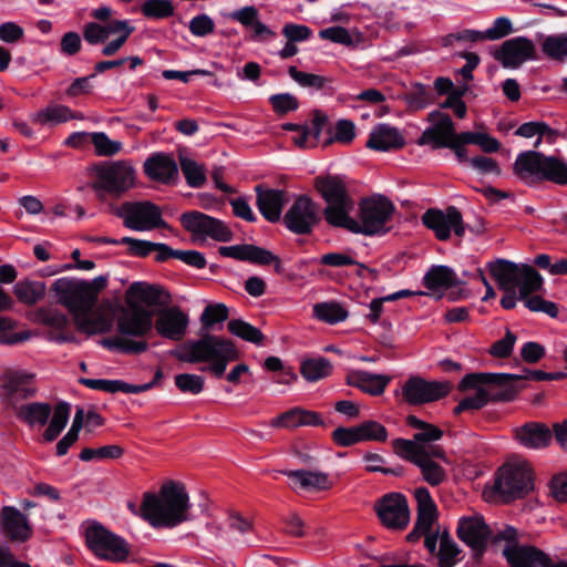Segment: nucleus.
Masks as SVG:
<instances>
[{
  "label": "nucleus",
  "mask_w": 567,
  "mask_h": 567,
  "mask_svg": "<svg viewBox=\"0 0 567 567\" xmlns=\"http://www.w3.org/2000/svg\"><path fill=\"white\" fill-rule=\"evenodd\" d=\"M284 474L289 477L293 489L324 491L332 486L328 474L320 471L297 470L285 471Z\"/></svg>",
  "instance_id": "33"
},
{
  "label": "nucleus",
  "mask_w": 567,
  "mask_h": 567,
  "mask_svg": "<svg viewBox=\"0 0 567 567\" xmlns=\"http://www.w3.org/2000/svg\"><path fill=\"white\" fill-rule=\"evenodd\" d=\"M164 291L155 285L146 282L132 284L125 293L127 307L143 308V306H156L162 301Z\"/></svg>",
  "instance_id": "35"
},
{
  "label": "nucleus",
  "mask_w": 567,
  "mask_h": 567,
  "mask_svg": "<svg viewBox=\"0 0 567 567\" xmlns=\"http://www.w3.org/2000/svg\"><path fill=\"white\" fill-rule=\"evenodd\" d=\"M179 165L188 186L199 188L206 183L207 172L203 164L190 158L188 155L181 154Z\"/></svg>",
  "instance_id": "43"
},
{
  "label": "nucleus",
  "mask_w": 567,
  "mask_h": 567,
  "mask_svg": "<svg viewBox=\"0 0 567 567\" xmlns=\"http://www.w3.org/2000/svg\"><path fill=\"white\" fill-rule=\"evenodd\" d=\"M189 497L185 487L176 482L162 485L157 494H145L141 512L154 527H175L189 517Z\"/></svg>",
  "instance_id": "3"
},
{
  "label": "nucleus",
  "mask_w": 567,
  "mask_h": 567,
  "mask_svg": "<svg viewBox=\"0 0 567 567\" xmlns=\"http://www.w3.org/2000/svg\"><path fill=\"white\" fill-rule=\"evenodd\" d=\"M319 424H322V420L318 413L301 408H292L269 421V426L278 430H295L299 426Z\"/></svg>",
  "instance_id": "31"
},
{
  "label": "nucleus",
  "mask_w": 567,
  "mask_h": 567,
  "mask_svg": "<svg viewBox=\"0 0 567 567\" xmlns=\"http://www.w3.org/2000/svg\"><path fill=\"white\" fill-rule=\"evenodd\" d=\"M514 435L522 446L532 450L547 447L553 439L551 430L539 422H529L516 427Z\"/></svg>",
  "instance_id": "29"
},
{
  "label": "nucleus",
  "mask_w": 567,
  "mask_h": 567,
  "mask_svg": "<svg viewBox=\"0 0 567 567\" xmlns=\"http://www.w3.org/2000/svg\"><path fill=\"white\" fill-rule=\"evenodd\" d=\"M394 210L392 202L382 195L365 197L359 203L358 218L349 214L342 228L365 236L383 235L390 229L388 224Z\"/></svg>",
  "instance_id": "9"
},
{
  "label": "nucleus",
  "mask_w": 567,
  "mask_h": 567,
  "mask_svg": "<svg viewBox=\"0 0 567 567\" xmlns=\"http://www.w3.org/2000/svg\"><path fill=\"white\" fill-rule=\"evenodd\" d=\"M361 442L378 441L384 442L388 439L386 429L377 421H367L359 424Z\"/></svg>",
  "instance_id": "59"
},
{
  "label": "nucleus",
  "mask_w": 567,
  "mask_h": 567,
  "mask_svg": "<svg viewBox=\"0 0 567 567\" xmlns=\"http://www.w3.org/2000/svg\"><path fill=\"white\" fill-rule=\"evenodd\" d=\"M406 101L410 107L414 110H421L432 103L433 95L429 86L421 83H415L412 85L410 92L408 93Z\"/></svg>",
  "instance_id": "57"
},
{
  "label": "nucleus",
  "mask_w": 567,
  "mask_h": 567,
  "mask_svg": "<svg viewBox=\"0 0 567 567\" xmlns=\"http://www.w3.org/2000/svg\"><path fill=\"white\" fill-rule=\"evenodd\" d=\"M152 328V316L143 308L127 307L122 309L117 318V330L120 336L103 340V346L110 349H117L124 353H142L147 349L144 340H132L127 338L144 337Z\"/></svg>",
  "instance_id": "10"
},
{
  "label": "nucleus",
  "mask_w": 567,
  "mask_h": 567,
  "mask_svg": "<svg viewBox=\"0 0 567 567\" xmlns=\"http://www.w3.org/2000/svg\"><path fill=\"white\" fill-rule=\"evenodd\" d=\"M516 340V336L511 330H506L505 337L493 343L489 353L495 358H507L512 354Z\"/></svg>",
  "instance_id": "64"
},
{
  "label": "nucleus",
  "mask_w": 567,
  "mask_h": 567,
  "mask_svg": "<svg viewBox=\"0 0 567 567\" xmlns=\"http://www.w3.org/2000/svg\"><path fill=\"white\" fill-rule=\"evenodd\" d=\"M133 31L134 27L126 20H112L104 24L89 22L83 28V38L87 43L95 45L104 43L113 35L114 39L102 49L103 55L112 56L125 44Z\"/></svg>",
  "instance_id": "14"
},
{
  "label": "nucleus",
  "mask_w": 567,
  "mask_h": 567,
  "mask_svg": "<svg viewBox=\"0 0 567 567\" xmlns=\"http://www.w3.org/2000/svg\"><path fill=\"white\" fill-rule=\"evenodd\" d=\"M141 11L146 18L161 20L173 16L174 6L171 0H146Z\"/></svg>",
  "instance_id": "55"
},
{
  "label": "nucleus",
  "mask_w": 567,
  "mask_h": 567,
  "mask_svg": "<svg viewBox=\"0 0 567 567\" xmlns=\"http://www.w3.org/2000/svg\"><path fill=\"white\" fill-rule=\"evenodd\" d=\"M406 424L419 430V432L413 435V440H409L410 442L425 445V443L439 441L443 436L442 430L431 423L417 419L415 415H409L406 417Z\"/></svg>",
  "instance_id": "45"
},
{
  "label": "nucleus",
  "mask_w": 567,
  "mask_h": 567,
  "mask_svg": "<svg viewBox=\"0 0 567 567\" xmlns=\"http://www.w3.org/2000/svg\"><path fill=\"white\" fill-rule=\"evenodd\" d=\"M514 378L506 373H471L460 382V390H475L473 395L463 399L454 409V414L485 406L489 399L497 401L511 400L514 395L512 388H505L508 380Z\"/></svg>",
  "instance_id": "6"
},
{
  "label": "nucleus",
  "mask_w": 567,
  "mask_h": 567,
  "mask_svg": "<svg viewBox=\"0 0 567 567\" xmlns=\"http://www.w3.org/2000/svg\"><path fill=\"white\" fill-rule=\"evenodd\" d=\"M332 372V364L326 358H310L303 360L300 367L301 375L309 382H317Z\"/></svg>",
  "instance_id": "46"
},
{
  "label": "nucleus",
  "mask_w": 567,
  "mask_h": 567,
  "mask_svg": "<svg viewBox=\"0 0 567 567\" xmlns=\"http://www.w3.org/2000/svg\"><path fill=\"white\" fill-rule=\"evenodd\" d=\"M326 117L317 115L311 125H302L291 137L293 144L299 148H312L318 145Z\"/></svg>",
  "instance_id": "40"
},
{
  "label": "nucleus",
  "mask_w": 567,
  "mask_h": 567,
  "mask_svg": "<svg viewBox=\"0 0 567 567\" xmlns=\"http://www.w3.org/2000/svg\"><path fill=\"white\" fill-rule=\"evenodd\" d=\"M83 120L82 114L74 113L65 105H49L31 115V121L39 125H55L68 122L70 120Z\"/></svg>",
  "instance_id": "38"
},
{
  "label": "nucleus",
  "mask_w": 567,
  "mask_h": 567,
  "mask_svg": "<svg viewBox=\"0 0 567 567\" xmlns=\"http://www.w3.org/2000/svg\"><path fill=\"white\" fill-rule=\"evenodd\" d=\"M457 535L476 555H481L492 538V529L482 515L472 514L458 519Z\"/></svg>",
  "instance_id": "22"
},
{
  "label": "nucleus",
  "mask_w": 567,
  "mask_h": 567,
  "mask_svg": "<svg viewBox=\"0 0 567 567\" xmlns=\"http://www.w3.org/2000/svg\"><path fill=\"white\" fill-rule=\"evenodd\" d=\"M91 143L94 146L95 154L101 157L114 156L123 150L122 142L111 140L104 132L92 133Z\"/></svg>",
  "instance_id": "51"
},
{
  "label": "nucleus",
  "mask_w": 567,
  "mask_h": 567,
  "mask_svg": "<svg viewBox=\"0 0 567 567\" xmlns=\"http://www.w3.org/2000/svg\"><path fill=\"white\" fill-rule=\"evenodd\" d=\"M86 543L95 556L109 561H124L130 554L128 544L101 525H92L86 529Z\"/></svg>",
  "instance_id": "16"
},
{
  "label": "nucleus",
  "mask_w": 567,
  "mask_h": 567,
  "mask_svg": "<svg viewBox=\"0 0 567 567\" xmlns=\"http://www.w3.org/2000/svg\"><path fill=\"white\" fill-rule=\"evenodd\" d=\"M542 51L550 59L564 61L567 59V33L548 35L542 43Z\"/></svg>",
  "instance_id": "49"
},
{
  "label": "nucleus",
  "mask_w": 567,
  "mask_h": 567,
  "mask_svg": "<svg viewBox=\"0 0 567 567\" xmlns=\"http://www.w3.org/2000/svg\"><path fill=\"white\" fill-rule=\"evenodd\" d=\"M416 501L417 517L414 528L408 534L409 542H416L421 536L425 537L424 545L429 551L433 553L436 543L440 539L439 530L433 533V526L437 519V507L425 487H417L414 491Z\"/></svg>",
  "instance_id": "13"
},
{
  "label": "nucleus",
  "mask_w": 567,
  "mask_h": 567,
  "mask_svg": "<svg viewBox=\"0 0 567 567\" xmlns=\"http://www.w3.org/2000/svg\"><path fill=\"white\" fill-rule=\"evenodd\" d=\"M319 37L322 40H328L333 43L342 44L346 47L355 48L363 43V34L357 29L349 31L343 27H330L319 31Z\"/></svg>",
  "instance_id": "42"
},
{
  "label": "nucleus",
  "mask_w": 567,
  "mask_h": 567,
  "mask_svg": "<svg viewBox=\"0 0 567 567\" xmlns=\"http://www.w3.org/2000/svg\"><path fill=\"white\" fill-rule=\"evenodd\" d=\"M395 452L420 468L422 478L432 487L447 478L444 464H449L445 451L440 445H422L405 439L393 441Z\"/></svg>",
  "instance_id": "7"
},
{
  "label": "nucleus",
  "mask_w": 567,
  "mask_h": 567,
  "mask_svg": "<svg viewBox=\"0 0 567 567\" xmlns=\"http://www.w3.org/2000/svg\"><path fill=\"white\" fill-rule=\"evenodd\" d=\"M33 378V374L24 372L7 374L2 388L8 403L16 405L19 401L32 396L35 393Z\"/></svg>",
  "instance_id": "30"
},
{
  "label": "nucleus",
  "mask_w": 567,
  "mask_h": 567,
  "mask_svg": "<svg viewBox=\"0 0 567 567\" xmlns=\"http://www.w3.org/2000/svg\"><path fill=\"white\" fill-rule=\"evenodd\" d=\"M467 87H458L457 91H453L446 100L441 104L442 109H451L453 110L455 116L460 118H464L467 112L466 104L462 100L463 95L465 94Z\"/></svg>",
  "instance_id": "61"
},
{
  "label": "nucleus",
  "mask_w": 567,
  "mask_h": 567,
  "mask_svg": "<svg viewBox=\"0 0 567 567\" xmlns=\"http://www.w3.org/2000/svg\"><path fill=\"white\" fill-rule=\"evenodd\" d=\"M70 410V404L65 402L55 405L49 426L43 433L47 442H52L60 435L69 421Z\"/></svg>",
  "instance_id": "47"
},
{
  "label": "nucleus",
  "mask_w": 567,
  "mask_h": 567,
  "mask_svg": "<svg viewBox=\"0 0 567 567\" xmlns=\"http://www.w3.org/2000/svg\"><path fill=\"white\" fill-rule=\"evenodd\" d=\"M47 286L43 281L23 279L13 287L17 299L24 305H34L45 296Z\"/></svg>",
  "instance_id": "41"
},
{
  "label": "nucleus",
  "mask_w": 567,
  "mask_h": 567,
  "mask_svg": "<svg viewBox=\"0 0 567 567\" xmlns=\"http://www.w3.org/2000/svg\"><path fill=\"white\" fill-rule=\"evenodd\" d=\"M173 354L182 362L209 363L208 370L217 378L225 373L229 362L238 358V351L230 340L212 334L184 342Z\"/></svg>",
  "instance_id": "5"
},
{
  "label": "nucleus",
  "mask_w": 567,
  "mask_h": 567,
  "mask_svg": "<svg viewBox=\"0 0 567 567\" xmlns=\"http://www.w3.org/2000/svg\"><path fill=\"white\" fill-rule=\"evenodd\" d=\"M107 278L99 276L92 280L62 277L51 285L50 291L58 303L65 307L80 332L101 334L109 332L114 323V305L105 300L96 307L100 292L106 287Z\"/></svg>",
  "instance_id": "1"
},
{
  "label": "nucleus",
  "mask_w": 567,
  "mask_h": 567,
  "mask_svg": "<svg viewBox=\"0 0 567 567\" xmlns=\"http://www.w3.org/2000/svg\"><path fill=\"white\" fill-rule=\"evenodd\" d=\"M188 324V316L181 308L174 306L158 311L155 330L163 338L179 341L186 334Z\"/></svg>",
  "instance_id": "26"
},
{
  "label": "nucleus",
  "mask_w": 567,
  "mask_h": 567,
  "mask_svg": "<svg viewBox=\"0 0 567 567\" xmlns=\"http://www.w3.org/2000/svg\"><path fill=\"white\" fill-rule=\"evenodd\" d=\"M404 144V136L399 128L381 123L371 130L365 146L378 152H390L403 147Z\"/></svg>",
  "instance_id": "28"
},
{
  "label": "nucleus",
  "mask_w": 567,
  "mask_h": 567,
  "mask_svg": "<svg viewBox=\"0 0 567 567\" xmlns=\"http://www.w3.org/2000/svg\"><path fill=\"white\" fill-rule=\"evenodd\" d=\"M219 254L224 257L250 261L259 265L275 264L276 271L278 274L281 272V262L279 258L271 251L254 245L223 246L219 248Z\"/></svg>",
  "instance_id": "27"
},
{
  "label": "nucleus",
  "mask_w": 567,
  "mask_h": 567,
  "mask_svg": "<svg viewBox=\"0 0 567 567\" xmlns=\"http://www.w3.org/2000/svg\"><path fill=\"white\" fill-rule=\"evenodd\" d=\"M126 228L135 231H150L167 227L162 210L151 202H125L117 209Z\"/></svg>",
  "instance_id": "15"
},
{
  "label": "nucleus",
  "mask_w": 567,
  "mask_h": 567,
  "mask_svg": "<svg viewBox=\"0 0 567 567\" xmlns=\"http://www.w3.org/2000/svg\"><path fill=\"white\" fill-rule=\"evenodd\" d=\"M432 123L419 138V145H431L433 148L446 147L453 141L454 124L447 114L439 111L429 114Z\"/></svg>",
  "instance_id": "25"
},
{
  "label": "nucleus",
  "mask_w": 567,
  "mask_h": 567,
  "mask_svg": "<svg viewBox=\"0 0 567 567\" xmlns=\"http://www.w3.org/2000/svg\"><path fill=\"white\" fill-rule=\"evenodd\" d=\"M425 287L432 291L446 290L458 285L456 274L447 266H432L423 278Z\"/></svg>",
  "instance_id": "39"
},
{
  "label": "nucleus",
  "mask_w": 567,
  "mask_h": 567,
  "mask_svg": "<svg viewBox=\"0 0 567 567\" xmlns=\"http://www.w3.org/2000/svg\"><path fill=\"white\" fill-rule=\"evenodd\" d=\"M257 206L260 214L270 223L278 221L285 203V193L256 186Z\"/></svg>",
  "instance_id": "36"
},
{
  "label": "nucleus",
  "mask_w": 567,
  "mask_h": 567,
  "mask_svg": "<svg viewBox=\"0 0 567 567\" xmlns=\"http://www.w3.org/2000/svg\"><path fill=\"white\" fill-rule=\"evenodd\" d=\"M227 327L230 333L248 342L260 344L264 340L261 331L246 321L230 320Z\"/></svg>",
  "instance_id": "54"
},
{
  "label": "nucleus",
  "mask_w": 567,
  "mask_h": 567,
  "mask_svg": "<svg viewBox=\"0 0 567 567\" xmlns=\"http://www.w3.org/2000/svg\"><path fill=\"white\" fill-rule=\"evenodd\" d=\"M451 386L445 382L427 381L410 377L401 386V395L410 405H422L437 401L449 394Z\"/></svg>",
  "instance_id": "19"
},
{
  "label": "nucleus",
  "mask_w": 567,
  "mask_h": 567,
  "mask_svg": "<svg viewBox=\"0 0 567 567\" xmlns=\"http://www.w3.org/2000/svg\"><path fill=\"white\" fill-rule=\"evenodd\" d=\"M122 245L127 246V254L135 257H147L153 252L154 243L143 239H136L133 237L121 238Z\"/></svg>",
  "instance_id": "62"
},
{
  "label": "nucleus",
  "mask_w": 567,
  "mask_h": 567,
  "mask_svg": "<svg viewBox=\"0 0 567 567\" xmlns=\"http://www.w3.org/2000/svg\"><path fill=\"white\" fill-rule=\"evenodd\" d=\"M381 523L389 529L402 530L410 523V509L406 498L400 493H389L374 505Z\"/></svg>",
  "instance_id": "20"
},
{
  "label": "nucleus",
  "mask_w": 567,
  "mask_h": 567,
  "mask_svg": "<svg viewBox=\"0 0 567 567\" xmlns=\"http://www.w3.org/2000/svg\"><path fill=\"white\" fill-rule=\"evenodd\" d=\"M461 550L456 543L449 536L447 533H443L440 537L439 548V564L441 567H453L460 560Z\"/></svg>",
  "instance_id": "50"
},
{
  "label": "nucleus",
  "mask_w": 567,
  "mask_h": 567,
  "mask_svg": "<svg viewBox=\"0 0 567 567\" xmlns=\"http://www.w3.org/2000/svg\"><path fill=\"white\" fill-rule=\"evenodd\" d=\"M534 488L533 472L528 462L509 461L497 473L494 492L503 502L524 497Z\"/></svg>",
  "instance_id": "12"
},
{
  "label": "nucleus",
  "mask_w": 567,
  "mask_h": 567,
  "mask_svg": "<svg viewBox=\"0 0 567 567\" xmlns=\"http://www.w3.org/2000/svg\"><path fill=\"white\" fill-rule=\"evenodd\" d=\"M504 556L512 567H546L548 557L530 546H507Z\"/></svg>",
  "instance_id": "34"
},
{
  "label": "nucleus",
  "mask_w": 567,
  "mask_h": 567,
  "mask_svg": "<svg viewBox=\"0 0 567 567\" xmlns=\"http://www.w3.org/2000/svg\"><path fill=\"white\" fill-rule=\"evenodd\" d=\"M422 223L435 234L439 240H447L452 233L457 237H463L465 234L462 214L455 206H449L444 210L430 208L423 214Z\"/></svg>",
  "instance_id": "18"
},
{
  "label": "nucleus",
  "mask_w": 567,
  "mask_h": 567,
  "mask_svg": "<svg viewBox=\"0 0 567 567\" xmlns=\"http://www.w3.org/2000/svg\"><path fill=\"white\" fill-rule=\"evenodd\" d=\"M2 533L13 542H25L31 536L27 517L14 507H4L1 512Z\"/></svg>",
  "instance_id": "32"
},
{
  "label": "nucleus",
  "mask_w": 567,
  "mask_h": 567,
  "mask_svg": "<svg viewBox=\"0 0 567 567\" xmlns=\"http://www.w3.org/2000/svg\"><path fill=\"white\" fill-rule=\"evenodd\" d=\"M290 78L303 87L322 89L328 80L321 75L299 71L296 66H289Z\"/></svg>",
  "instance_id": "58"
},
{
  "label": "nucleus",
  "mask_w": 567,
  "mask_h": 567,
  "mask_svg": "<svg viewBox=\"0 0 567 567\" xmlns=\"http://www.w3.org/2000/svg\"><path fill=\"white\" fill-rule=\"evenodd\" d=\"M227 318V307L223 303H218L215 306H207L202 313L200 321L205 327L210 328L215 323L225 321Z\"/></svg>",
  "instance_id": "63"
},
{
  "label": "nucleus",
  "mask_w": 567,
  "mask_h": 567,
  "mask_svg": "<svg viewBox=\"0 0 567 567\" xmlns=\"http://www.w3.org/2000/svg\"><path fill=\"white\" fill-rule=\"evenodd\" d=\"M391 380L392 378L390 375L375 374L361 370L351 371L347 377L348 384L371 395L382 394Z\"/></svg>",
  "instance_id": "37"
},
{
  "label": "nucleus",
  "mask_w": 567,
  "mask_h": 567,
  "mask_svg": "<svg viewBox=\"0 0 567 567\" xmlns=\"http://www.w3.org/2000/svg\"><path fill=\"white\" fill-rule=\"evenodd\" d=\"M143 171L148 179L164 185L176 184L179 176L175 158L164 152L151 154L143 164Z\"/></svg>",
  "instance_id": "24"
},
{
  "label": "nucleus",
  "mask_w": 567,
  "mask_h": 567,
  "mask_svg": "<svg viewBox=\"0 0 567 567\" xmlns=\"http://www.w3.org/2000/svg\"><path fill=\"white\" fill-rule=\"evenodd\" d=\"M513 169L528 185L548 181L567 186V162L556 156H547L537 151L522 152L517 155Z\"/></svg>",
  "instance_id": "8"
},
{
  "label": "nucleus",
  "mask_w": 567,
  "mask_h": 567,
  "mask_svg": "<svg viewBox=\"0 0 567 567\" xmlns=\"http://www.w3.org/2000/svg\"><path fill=\"white\" fill-rule=\"evenodd\" d=\"M315 187L327 203L323 210L328 224L342 227L348 215L354 209V200L349 194L344 177L328 175L317 177Z\"/></svg>",
  "instance_id": "11"
},
{
  "label": "nucleus",
  "mask_w": 567,
  "mask_h": 567,
  "mask_svg": "<svg viewBox=\"0 0 567 567\" xmlns=\"http://www.w3.org/2000/svg\"><path fill=\"white\" fill-rule=\"evenodd\" d=\"M536 48L534 42L526 37H516L504 41L494 51L493 56L504 68L515 69L526 61L534 60Z\"/></svg>",
  "instance_id": "23"
},
{
  "label": "nucleus",
  "mask_w": 567,
  "mask_h": 567,
  "mask_svg": "<svg viewBox=\"0 0 567 567\" xmlns=\"http://www.w3.org/2000/svg\"><path fill=\"white\" fill-rule=\"evenodd\" d=\"M487 267L499 288L511 289L513 281L518 282V299L528 310L546 313L550 318L558 316V307L555 302L534 295L543 290L544 278L530 265L498 259L489 262Z\"/></svg>",
  "instance_id": "2"
},
{
  "label": "nucleus",
  "mask_w": 567,
  "mask_h": 567,
  "mask_svg": "<svg viewBox=\"0 0 567 567\" xmlns=\"http://www.w3.org/2000/svg\"><path fill=\"white\" fill-rule=\"evenodd\" d=\"M181 223L196 238H212L217 241H229L233 238V233L225 223L197 210L184 213Z\"/></svg>",
  "instance_id": "17"
},
{
  "label": "nucleus",
  "mask_w": 567,
  "mask_h": 567,
  "mask_svg": "<svg viewBox=\"0 0 567 567\" xmlns=\"http://www.w3.org/2000/svg\"><path fill=\"white\" fill-rule=\"evenodd\" d=\"M51 412V406L48 403L35 402L21 406L19 416L32 426H43L48 422Z\"/></svg>",
  "instance_id": "48"
},
{
  "label": "nucleus",
  "mask_w": 567,
  "mask_h": 567,
  "mask_svg": "<svg viewBox=\"0 0 567 567\" xmlns=\"http://www.w3.org/2000/svg\"><path fill=\"white\" fill-rule=\"evenodd\" d=\"M318 221V207L308 196L298 197L284 216L286 227L295 234H309Z\"/></svg>",
  "instance_id": "21"
},
{
  "label": "nucleus",
  "mask_w": 567,
  "mask_h": 567,
  "mask_svg": "<svg viewBox=\"0 0 567 567\" xmlns=\"http://www.w3.org/2000/svg\"><path fill=\"white\" fill-rule=\"evenodd\" d=\"M312 311L316 319L329 324L342 322L349 316L348 311L336 301L316 303Z\"/></svg>",
  "instance_id": "44"
},
{
  "label": "nucleus",
  "mask_w": 567,
  "mask_h": 567,
  "mask_svg": "<svg viewBox=\"0 0 567 567\" xmlns=\"http://www.w3.org/2000/svg\"><path fill=\"white\" fill-rule=\"evenodd\" d=\"M269 102L277 114H286L296 111L299 107L298 99L290 93L274 94Z\"/></svg>",
  "instance_id": "60"
},
{
  "label": "nucleus",
  "mask_w": 567,
  "mask_h": 567,
  "mask_svg": "<svg viewBox=\"0 0 567 567\" xmlns=\"http://www.w3.org/2000/svg\"><path fill=\"white\" fill-rule=\"evenodd\" d=\"M87 185L99 200L117 199L136 186L137 171L131 159L103 161L86 169Z\"/></svg>",
  "instance_id": "4"
},
{
  "label": "nucleus",
  "mask_w": 567,
  "mask_h": 567,
  "mask_svg": "<svg viewBox=\"0 0 567 567\" xmlns=\"http://www.w3.org/2000/svg\"><path fill=\"white\" fill-rule=\"evenodd\" d=\"M123 449L117 444L104 445L97 449H83L80 453V458L84 462L93 460H116L123 455Z\"/></svg>",
  "instance_id": "53"
},
{
  "label": "nucleus",
  "mask_w": 567,
  "mask_h": 567,
  "mask_svg": "<svg viewBox=\"0 0 567 567\" xmlns=\"http://www.w3.org/2000/svg\"><path fill=\"white\" fill-rule=\"evenodd\" d=\"M174 380L175 385L183 393L197 395L204 390L205 379L202 375L193 373H181L175 375Z\"/></svg>",
  "instance_id": "56"
},
{
  "label": "nucleus",
  "mask_w": 567,
  "mask_h": 567,
  "mask_svg": "<svg viewBox=\"0 0 567 567\" xmlns=\"http://www.w3.org/2000/svg\"><path fill=\"white\" fill-rule=\"evenodd\" d=\"M35 321L56 331H64L69 326L68 317L52 308H41L35 313Z\"/></svg>",
  "instance_id": "52"
}]
</instances>
